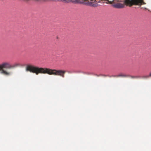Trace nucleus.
<instances>
[{
	"mask_svg": "<svg viewBox=\"0 0 151 151\" xmlns=\"http://www.w3.org/2000/svg\"><path fill=\"white\" fill-rule=\"evenodd\" d=\"M26 70L27 71H29L35 73L37 75L39 74H46L49 75H54L59 76L63 78L65 77V71L62 70H56L52 69L47 68H40L32 65H28L26 68Z\"/></svg>",
	"mask_w": 151,
	"mask_h": 151,
	"instance_id": "obj_1",
	"label": "nucleus"
},
{
	"mask_svg": "<svg viewBox=\"0 0 151 151\" xmlns=\"http://www.w3.org/2000/svg\"><path fill=\"white\" fill-rule=\"evenodd\" d=\"M20 64L18 63H16L11 65L8 62H4L0 64V73L6 76H9L11 75V73L6 70L4 69V68L11 69L20 66Z\"/></svg>",
	"mask_w": 151,
	"mask_h": 151,
	"instance_id": "obj_2",
	"label": "nucleus"
},
{
	"mask_svg": "<svg viewBox=\"0 0 151 151\" xmlns=\"http://www.w3.org/2000/svg\"><path fill=\"white\" fill-rule=\"evenodd\" d=\"M125 2L126 4L130 6L133 5H141L145 4L142 0H125Z\"/></svg>",
	"mask_w": 151,
	"mask_h": 151,
	"instance_id": "obj_3",
	"label": "nucleus"
},
{
	"mask_svg": "<svg viewBox=\"0 0 151 151\" xmlns=\"http://www.w3.org/2000/svg\"><path fill=\"white\" fill-rule=\"evenodd\" d=\"M129 76V75H126L124 74H120L117 76V77H128Z\"/></svg>",
	"mask_w": 151,
	"mask_h": 151,
	"instance_id": "obj_4",
	"label": "nucleus"
},
{
	"mask_svg": "<svg viewBox=\"0 0 151 151\" xmlns=\"http://www.w3.org/2000/svg\"><path fill=\"white\" fill-rule=\"evenodd\" d=\"M129 77H130L132 78H135V79H137V78H141V76H130L129 75Z\"/></svg>",
	"mask_w": 151,
	"mask_h": 151,
	"instance_id": "obj_5",
	"label": "nucleus"
},
{
	"mask_svg": "<svg viewBox=\"0 0 151 151\" xmlns=\"http://www.w3.org/2000/svg\"><path fill=\"white\" fill-rule=\"evenodd\" d=\"M115 6L117 8H122L123 7L122 4H116Z\"/></svg>",
	"mask_w": 151,
	"mask_h": 151,
	"instance_id": "obj_6",
	"label": "nucleus"
},
{
	"mask_svg": "<svg viewBox=\"0 0 151 151\" xmlns=\"http://www.w3.org/2000/svg\"><path fill=\"white\" fill-rule=\"evenodd\" d=\"M141 78H144V79H146V78H148L150 77L149 76V75H147L143 76H142V77H141Z\"/></svg>",
	"mask_w": 151,
	"mask_h": 151,
	"instance_id": "obj_7",
	"label": "nucleus"
},
{
	"mask_svg": "<svg viewBox=\"0 0 151 151\" xmlns=\"http://www.w3.org/2000/svg\"><path fill=\"white\" fill-rule=\"evenodd\" d=\"M149 76L150 78H151V72L149 74Z\"/></svg>",
	"mask_w": 151,
	"mask_h": 151,
	"instance_id": "obj_8",
	"label": "nucleus"
},
{
	"mask_svg": "<svg viewBox=\"0 0 151 151\" xmlns=\"http://www.w3.org/2000/svg\"><path fill=\"white\" fill-rule=\"evenodd\" d=\"M118 1H120V0H118Z\"/></svg>",
	"mask_w": 151,
	"mask_h": 151,
	"instance_id": "obj_9",
	"label": "nucleus"
}]
</instances>
